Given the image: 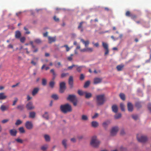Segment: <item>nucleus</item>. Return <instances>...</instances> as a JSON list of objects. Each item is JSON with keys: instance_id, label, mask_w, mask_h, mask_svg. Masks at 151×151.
Segmentation results:
<instances>
[{"instance_id": "nucleus-60", "label": "nucleus", "mask_w": 151, "mask_h": 151, "mask_svg": "<svg viewBox=\"0 0 151 151\" xmlns=\"http://www.w3.org/2000/svg\"><path fill=\"white\" fill-rule=\"evenodd\" d=\"M61 65V63L60 62H58L57 64L55 65V66L57 68H59Z\"/></svg>"}, {"instance_id": "nucleus-24", "label": "nucleus", "mask_w": 151, "mask_h": 151, "mask_svg": "<svg viewBox=\"0 0 151 151\" xmlns=\"http://www.w3.org/2000/svg\"><path fill=\"white\" fill-rule=\"evenodd\" d=\"M35 112L32 111L30 112L29 113V117L33 118L35 117Z\"/></svg>"}, {"instance_id": "nucleus-49", "label": "nucleus", "mask_w": 151, "mask_h": 151, "mask_svg": "<svg viewBox=\"0 0 151 151\" xmlns=\"http://www.w3.org/2000/svg\"><path fill=\"white\" fill-rule=\"evenodd\" d=\"M69 75V73H62L61 75V77L62 78H63L64 77H65L67 76H68Z\"/></svg>"}, {"instance_id": "nucleus-48", "label": "nucleus", "mask_w": 151, "mask_h": 151, "mask_svg": "<svg viewBox=\"0 0 151 151\" xmlns=\"http://www.w3.org/2000/svg\"><path fill=\"white\" fill-rule=\"evenodd\" d=\"M20 42L22 43H24L26 40L24 37H23L20 38Z\"/></svg>"}, {"instance_id": "nucleus-40", "label": "nucleus", "mask_w": 151, "mask_h": 151, "mask_svg": "<svg viewBox=\"0 0 151 151\" xmlns=\"http://www.w3.org/2000/svg\"><path fill=\"white\" fill-rule=\"evenodd\" d=\"M47 83V81L46 79L43 78L42 80V84L43 86H45Z\"/></svg>"}, {"instance_id": "nucleus-59", "label": "nucleus", "mask_w": 151, "mask_h": 151, "mask_svg": "<svg viewBox=\"0 0 151 151\" xmlns=\"http://www.w3.org/2000/svg\"><path fill=\"white\" fill-rule=\"evenodd\" d=\"M53 19L55 21L57 22H58L59 20V19L57 18L56 16H54L53 17Z\"/></svg>"}, {"instance_id": "nucleus-35", "label": "nucleus", "mask_w": 151, "mask_h": 151, "mask_svg": "<svg viewBox=\"0 0 151 151\" xmlns=\"http://www.w3.org/2000/svg\"><path fill=\"white\" fill-rule=\"evenodd\" d=\"M51 97L52 99L55 100H57L59 98L58 95L55 94L52 95L51 96Z\"/></svg>"}, {"instance_id": "nucleus-1", "label": "nucleus", "mask_w": 151, "mask_h": 151, "mask_svg": "<svg viewBox=\"0 0 151 151\" xmlns=\"http://www.w3.org/2000/svg\"><path fill=\"white\" fill-rule=\"evenodd\" d=\"M106 101V99L104 94H102L96 96V102L98 105H103Z\"/></svg>"}, {"instance_id": "nucleus-20", "label": "nucleus", "mask_w": 151, "mask_h": 151, "mask_svg": "<svg viewBox=\"0 0 151 151\" xmlns=\"http://www.w3.org/2000/svg\"><path fill=\"white\" fill-rule=\"evenodd\" d=\"M81 41L84 44L86 47L89 43V41L88 40H87L86 41H85L84 40L82 39H81Z\"/></svg>"}, {"instance_id": "nucleus-54", "label": "nucleus", "mask_w": 151, "mask_h": 151, "mask_svg": "<svg viewBox=\"0 0 151 151\" xmlns=\"http://www.w3.org/2000/svg\"><path fill=\"white\" fill-rule=\"evenodd\" d=\"M47 145H45L42 146L41 147V149L43 150H45L47 149Z\"/></svg>"}, {"instance_id": "nucleus-6", "label": "nucleus", "mask_w": 151, "mask_h": 151, "mask_svg": "<svg viewBox=\"0 0 151 151\" xmlns=\"http://www.w3.org/2000/svg\"><path fill=\"white\" fill-rule=\"evenodd\" d=\"M26 107L27 110H32L35 109V107L33 106L32 102H29L26 105Z\"/></svg>"}, {"instance_id": "nucleus-10", "label": "nucleus", "mask_w": 151, "mask_h": 151, "mask_svg": "<svg viewBox=\"0 0 151 151\" xmlns=\"http://www.w3.org/2000/svg\"><path fill=\"white\" fill-rule=\"evenodd\" d=\"M68 100H69L71 102L76 100V96L73 95H69L67 98Z\"/></svg>"}, {"instance_id": "nucleus-12", "label": "nucleus", "mask_w": 151, "mask_h": 151, "mask_svg": "<svg viewBox=\"0 0 151 151\" xmlns=\"http://www.w3.org/2000/svg\"><path fill=\"white\" fill-rule=\"evenodd\" d=\"M102 80L101 78H96L94 79L93 83L94 84H96L101 83Z\"/></svg>"}, {"instance_id": "nucleus-53", "label": "nucleus", "mask_w": 151, "mask_h": 151, "mask_svg": "<svg viewBox=\"0 0 151 151\" xmlns=\"http://www.w3.org/2000/svg\"><path fill=\"white\" fill-rule=\"evenodd\" d=\"M15 140L18 142L20 143H22L23 142V141L22 139H19L17 138L15 139Z\"/></svg>"}, {"instance_id": "nucleus-29", "label": "nucleus", "mask_w": 151, "mask_h": 151, "mask_svg": "<svg viewBox=\"0 0 151 151\" xmlns=\"http://www.w3.org/2000/svg\"><path fill=\"white\" fill-rule=\"evenodd\" d=\"M42 117L48 120L49 117L48 113L47 112H45L44 114L42 115Z\"/></svg>"}, {"instance_id": "nucleus-42", "label": "nucleus", "mask_w": 151, "mask_h": 151, "mask_svg": "<svg viewBox=\"0 0 151 151\" xmlns=\"http://www.w3.org/2000/svg\"><path fill=\"white\" fill-rule=\"evenodd\" d=\"M24 29L25 30V34H29L30 33V32L28 28L26 27H24Z\"/></svg>"}, {"instance_id": "nucleus-63", "label": "nucleus", "mask_w": 151, "mask_h": 151, "mask_svg": "<svg viewBox=\"0 0 151 151\" xmlns=\"http://www.w3.org/2000/svg\"><path fill=\"white\" fill-rule=\"evenodd\" d=\"M76 65L73 64L72 65L68 67V68L69 69H71L73 68V67H76Z\"/></svg>"}, {"instance_id": "nucleus-22", "label": "nucleus", "mask_w": 151, "mask_h": 151, "mask_svg": "<svg viewBox=\"0 0 151 151\" xmlns=\"http://www.w3.org/2000/svg\"><path fill=\"white\" fill-rule=\"evenodd\" d=\"M124 66V65H118L116 66V68L118 71H120L122 70Z\"/></svg>"}, {"instance_id": "nucleus-31", "label": "nucleus", "mask_w": 151, "mask_h": 151, "mask_svg": "<svg viewBox=\"0 0 151 151\" xmlns=\"http://www.w3.org/2000/svg\"><path fill=\"white\" fill-rule=\"evenodd\" d=\"M76 67H77L76 70L79 73L81 72L82 70V68L83 67V66H78L77 65H76Z\"/></svg>"}, {"instance_id": "nucleus-26", "label": "nucleus", "mask_w": 151, "mask_h": 151, "mask_svg": "<svg viewBox=\"0 0 151 151\" xmlns=\"http://www.w3.org/2000/svg\"><path fill=\"white\" fill-rule=\"evenodd\" d=\"M17 108L20 111H22L24 109V106L23 105H19L17 106Z\"/></svg>"}, {"instance_id": "nucleus-55", "label": "nucleus", "mask_w": 151, "mask_h": 151, "mask_svg": "<svg viewBox=\"0 0 151 151\" xmlns=\"http://www.w3.org/2000/svg\"><path fill=\"white\" fill-rule=\"evenodd\" d=\"M147 108L151 112V104L149 103L148 104Z\"/></svg>"}, {"instance_id": "nucleus-16", "label": "nucleus", "mask_w": 151, "mask_h": 151, "mask_svg": "<svg viewBox=\"0 0 151 151\" xmlns=\"http://www.w3.org/2000/svg\"><path fill=\"white\" fill-rule=\"evenodd\" d=\"M48 38L49 43H51L52 42H55L56 40L55 37H51L50 36H48Z\"/></svg>"}, {"instance_id": "nucleus-45", "label": "nucleus", "mask_w": 151, "mask_h": 151, "mask_svg": "<svg viewBox=\"0 0 151 151\" xmlns=\"http://www.w3.org/2000/svg\"><path fill=\"white\" fill-rule=\"evenodd\" d=\"M85 77V76L83 74H81L80 76L79 79L81 81L83 80Z\"/></svg>"}, {"instance_id": "nucleus-32", "label": "nucleus", "mask_w": 151, "mask_h": 151, "mask_svg": "<svg viewBox=\"0 0 151 151\" xmlns=\"http://www.w3.org/2000/svg\"><path fill=\"white\" fill-rule=\"evenodd\" d=\"M135 106L138 109L141 108V103L139 102H136L135 104Z\"/></svg>"}, {"instance_id": "nucleus-57", "label": "nucleus", "mask_w": 151, "mask_h": 151, "mask_svg": "<svg viewBox=\"0 0 151 151\" xmlns=\"http://www.w3.org/2000/svg\"><path fill=\"white\" fill-rule=\"evenodd\" d=\"M127 16H131V15L130 14V13L129 11H127L126 12L125 14Z\"/></svg>"}, {"instance_id": "nucleus-43", "label": "nucleus", "mask_w": 151, "mask_h": 151, "mask_svg": "<svg viewBox=\"0 0 151 151\" xmlns=\"http://www.w3.org/2000/svg\"><path fill=\"white\" fill-rule=\"evenodd\" d=\"M120 107L122 111H125V106L124 104L123 103H121L120 104Z\"/></svg>"}, {"instance_id": "nucleus-21", "label": "nucleus", "mask_w": 151, "mask_h": 151, "mask_svg": "<svg viewBox=\"0 0 151 151\" xmlns=\"http://www.w3.org/2000/svg\"><path fill=\"white\" fill-rule=\"evenodd\" d=\"M91 125L92 127L96 128L98 126L99 124L96 121H93L91 122Z\"/></svg>"}, {"instance_id": "nucleus-11", "label": "nucleus", "mask_w": 151, "mask_h": 151, "mask_svg": "<svg viewBox=\"0 0 151 151\" xmlns=\"http://www.w3.org/2000/svg\"><path fill=\"white\" fill-rule=\"evenodd\" d=\"M68 83L70 86V88H72L73 87V76H70L69 78Z\"/></svg>"}, {"instance_id": "nucleus-62", "label": "nucleus", "mask_w": 151, "mask_h": 151, "mask_svg": "<svg viewBox=\"0 0 151 151\" xmlns=\"http://www.w3.org/2000/svg\"><path fill=\"white\" fill-rule=\"evenodd\" d=\"M99 115L98 114L96 113L92 117V119H95Z\"/></svg>"}, {"instance_id": "nucleus-13", "label": "nucleus", "mask_w": 151, "mask_h": 151, "mask_svg": "<svg viewBox=\"0 0 151 151\" xmlns=\"http://www.w3.org/2000/svg\"><path fill=\"white\" fill-rule=\"evenodd\" d=\"M127 108L129 111L132 112L133 109V105L131 102H128L127 104Z\"/></svg>"}, {"instance_id": "nucleus-7", "label": "nucleus", "mask_w": 151, "mask_h": 151, "mask_svg": "<svg viewBox=\"0 0 151 151\" xmlns=\"http://www.w3.org/2000/svg\"><path fill=\"white\" fill-rule=\"evenodd\" d=\"M119 130V128L117 127H113L111 131V136L115 135Z\"/></svg>"}, {"instance_id": "nucleus-56", "label": "nucleus", "mask_w": 151, "mask_h": 151, "mask_svg": "<svg viewBox=\"0 0 151 151\" xmlns=\"http://www.w3.org/2000/svg\"><path fill=\"white\" fill-rule=\"evenodd\" d=\"M73 55V54H71L70 56L68 58V60L69 61H71L72 60L73 58H72V56Z\"/></svg>"}, {"instance_id": "nucleus-58", "label": "nucleus", "mask_w": 151, "mask_h": 151, "mask_svg": "<svg viewBox=\"0 0 151 151\" xmlns=\"http://www.w3.org/2000/svg\"><path fill=\"white\" fill-rule=\"evenodd\" d=\"M17 100H18V99L17 98H15L14 99V101H13L12 105H13V106L15 105L16 103L17 102Z\"/></svg>"}, {"instance_id": "nucleus-36", "label": "nucleus", "mask_w": 151, "mask_h": 151, "mask_svg": "<svg viewBox=\"0 0 151 151\" xmlns=\"http://www.w3.org/2000/svg\"><path fill=\"white\" fill-rule=\"evenodd\" d=\"M34 42L36 43L37 44H40L42 42L41 40L39 39H35Z\"/></svg>"}, {"instance_id": "nucleus-18", "label": "nucleus", "mask_w": 151, "mask_h": 151, "mask_svg": "<svg viewBox=\"0 0 151 151\" xmlns=\"http://www.w3.org/2000/svg\"><path fill=\"white\" fill-rule=\"evenodd\" d=\"M112 111L115 113H116L118 110V108L117 105H113L112 106Z\"/></svg>"}, {"instance_id": "nucleus-9", "label": "nucleus", "mask_w": 151, "mask_h": 151, "mask_svg": "<svg viewBox=\"0 0 151 151\" xmlns=\"http://www.w3.org/2000/svg\"><path fill=\"white\" fill-rule=\"evenodd\" d=\"M137 140L140 142H146L147 140V138L146 136H141L140 138H139L138 136L137 137Z\"/></svg>"}, {"instance_id": "nucleus-38", "label": "nucleus", "mask_w": 151, "mask_h": 151, "mask_svg": "<svg viewBox=\"0 0 151 151\" xmlns=\"http://www.w3.org/2000/svg\"><path fill=\"white\" fill-rule=\"evenodd\" d=\"M119 96L121 99L123 100H124L125 99V96L123 93H120L119 94Z\"/></svg>"}, {"instance_id": "nucleus-44", "label": "nucleus", "mask_w": 151, "mask_h": 151, "mask_svg": "<svg viewBox=\"0 0 151 151\" xmlns=\"http://www.w3.org/2000/svg\"><path fill=\"white\" fill-rule=\"evenodd\" d=\"M19 130L21 133H22L25 132L24 129L22 127H19Z\"/></svg>"}, {"instance_id": "nucleus-5", "label": "nucleus", "mask_w": 151, "mask_h": 151, "mask_svg": "<svg viewBox=\"0 0 151 151\" xmlns=\"http://www.w3.org/2000/svg\"><path fill=\"white\" fill-rule=\"evenodd\" d=\"M102 45L103 47L105 50L104 55H106L109 53V49L108 45L107 43L103 42H102Z\"/></svg>"}, {"instance_id": "nucleus-27", "label": "nucleus", "mask_w": 151, "mask_h": 151, "mask_svg": "<svg viewBox=\"0 0 151 151\" xmlns=\"http://www.w3.org/2000/svg\"><path fill=\"white\" fill-rule=\"evenodd\" d=\"M8 108V107L7 106H6L4 105H2L0 107V109L1 110L4 111L6 110Z\"/></svg>"}, {"instance_id": "nucleus-64", "label": "nucleus", "mask_w": 151, "mask_h": 151, "mask_svg": "<svg viewBox=\"0 0 151 151\" xmlns=\"http://www.w3.org/2000/svg\"><path fill=\"white\" fill-rule=\"evenodd\" d=\"M80 51L81 52H86V48L83 49H81L80 50Z\"/></svg>"}, {"instance_id": "nucleus-30", "label": "nucleus", "mask_w": 151, "mask_h": 151, "mask_svg": "<svg viewBox=\"0 0 151 151\" xmlns=\"http://www.w3.org/2000/svg\"><path fill=\"white\" fill-rule=\"evenodd\" d=\"M85 91H83L82 90H79L78 91V93L80 96H82L85 94Z\"/></svg>"}, {"instance_id": "nucleus-15", "label": "nucleus", "mask_w": 151, "mask_h": 151, "mask_svg": "<svg viewBox=\"0 0 151 151\" xmlns=\"http://www.w3.org/2000/svg\"><path fill=\"white\" fill-rule=\"evenodd\" d=\"M85 23V22L83 21L79 23V25L78 27V29H80L81 32H83V24Z\"/></svg>"}, {"instance_id": "nucleus-3", "label": "nucleus", "mask_w": 151, "mask_h": 151, "mask_svg": "<svg viewBox=\"0 0 151 151\" xmlns=\"http://www.w3.org/2000/svg\"><path fill=\"white\" fill-rule=\"evenodd\" d=\"M100 144L99 141L97 139L95 136L92 137L91 142V144L94 147H97L99 146Z\"/></svg>"}, {"instance_id": "nucleus-34", "label": "nucleus", "mask_w": 151, "mask_h": 151, "mask_svg": "<svg viewBox=\"0 0 151 151\" xmlns=\"http://www.w3.org/2000/svg\"><path fill=\"white\" fill-rule=\"evenodd\" d=\"M67 140L65 139H64L62 141V143L63 145L64 146L65 148L66 149L67 148Z\"/></svg>"}, {"instance_id": "nucleus-8", "label": "nucleus", "mask_w": 151, "mask_h": 151, "mask_svg": "<svg viewBox=\"0 0 151 151\" xmlns=\"http://www.w3.org/2000/svg\"><path fill=\"white\" fill-rule=\"evenodd\" d=\"M25 126L27 129H31L33 127V125L32 122L28 121L26 122Z\"/></svg>"}, {"instance_id": "nucleus-23", "label": "nucleus", "mask_w": 151, "mask_h": 151, "mask_svg": "<svg viewBox=\"0 0 151 151\" xmlns=\"http://www.w3.org/2000/svg\"><path fill=\"white\" fill-rule=\"evenodd\" d=\"M110 123V122L109 121H106L103 122L102 124L103 127L105 128L106 129L108 127V125Z\"/></svg>"}, {"instance_id": "nucleus-37", "label": "nucleus", "mask_w": 151, "mask_h": 151, "mask_svg": "<svg viewBox=\"0 0 151 151\" xmlns=\"http://www.w3.org/2000/svg\"><path fill=\"white\" fill-rule=\"evenodd\" d=\"M45 140L46 141H49L50 140V138L49 136L48 135L46 134L44 136Z\"/></svg>"}, {"instance_id": "nucleus-19", "label": "nucleus", "mask_w": 151, "mask_h": 151, "mask_svg": "<svg viewBox=\"0 0 151 151\" xmlns=\"http://www.w3.org/2000/svg\"><path fill=\"white\" fill-rule=\"evenodd\" d=\"M39 89L38 88H35L32 92V95L33 96H35L38 92Z\"/></svg>"}, {"instance_id": "nucleus-61", "label": "nucleus", "mask_w": 151, "mask_h": 151, "mask_svg": "<svg viewBox=\"0 0 151 151\" xmlns=\"http://www.w3.org/2000/svg\"><path fill=\"white\" fill-rule=\"evenodd\" d=\"M9 121V119H4L1 122L2 123H3V124H4V123H6L8 122Z\"/></svg>"}, {"instance_id": "nucleus-33", "label": "nucleus", "mask_w": 151, "mask_h": 151, "mask_svg": "<svg viewBox=\"0 0 151 151\" xmlns=\"http://www.w3.org/2000/svg\"><path fill=\"white\" fill-rule=\"evenodd\" d=\"M90 83V82L89 81H86L84 85V87L85 88H86L89 85Z\"/></svg>"}, {"instance_id": "nucleus-50", "label": "nucleus", "mask_w": 151, "mask_h": 151, "mask_svg": "<svg viewBox=\"0 0 151 151\" xmlns=\"http://www.w3.org/2000/svg\"><path fill=\"white\" fill-rule=\"evenodd\" d=\"M132 118L135 120H137L138 119V116L137 115H132Z\"/></svg>"}, {"instance_id": "nucleus-52", "label": "nucleus", "mask_w": 151, "mask_h": 151, "mask_svg": "<svg viewBox=\"0 0 151 151\" xmlns=\"http://www.w3.org/2000/svg\"><path fill=\"white\" fill-rule=\"evenodd\" d=\"M62 47H65L66 48V51L68 52L70 50V48L68 47L67 45H65Z\"/></svg>"}, {"instance_id": "nucleus-47", "label": "nucleus", "mask_w": 151, "mask_h": 151, "mask_svg": "<svg viewBox=\"0 0 151 151\" xmlns=\"http://www.w3.org/2000/svg\"><path fill=\"white\" fill-rule=\"evenodd\" d=\"M82 119L83 120L86 121L88 120L87 116L85 115H83L82 116Z\"/></svg>"}, {"instance_id": "nucleus-25", "label": "nucleus", "mask_w": 151, "mask_h": 151, "mask_svg": "<svg viewBox=\"0 0 151 151\" xmlns=\"http://www.w3.org/2000/svg\"><path fill=\"white\" fill-rule=\"evenodd\" d=\"M6 98V96L4 95L3 93H0V100H4Z\"/></svg>"}, {"instance_id": "nucleus-4", "label": "nucleus", "mask_w": 151, "mask_h": 151, "mask_svg": "<svg viewBox=\"0 0 151 151\" xmlns=\"http://www.w3.org/2000/svg\"><path fill=\"white\" fill-rule=\"evenodd\" d=\"M65 89L66 86L65 82H61L60 84V92L61 93H63Z\"/></svg>"}, {"instance_id": "nucleus-2", "label": "nucleus", "mask_w": 151, "mask_h": 151, "mask_svg": "<svg viewBox=\"0 0 151 151\" xmlns=\"http://www.w3.org/2000/svg\"><path fill=\"white\" fill-rule=\"evenodd\" d=\"M60 109L61 111L65 114L71 112L72 111L71 106L68 104L61 105L60 106Z\"/></svg>"}, {"instance_id": "nucleus-41", "label": "nucleus", "mask_w": 151, "mask_h": 151, "mask_svg": "<svg viewBox=\"0 0 151 151\" xmlns=\"http://www.w3.org/2000/svg\"><path fill=\"white\" fill-rule=\"evenodd\" d=\"M22 123V121L20 120V119H18L17 120L15 124L17 125H19L20 124H21Z\"/></svg>"}, {"instance_id": "nucleus-51", "label": "nucleus", "mask_w": 151, "mask_h": 151, "mask_svg": "<svg viewBox=\"0 0 151 151\" xmlns=\"http://www.w3.org/2000/svg\"><path fill=\"white\" fill-rule=\"evenodd\" d=\"M86 49L87 52H91L93 51V49L92 48L87 47Z\"/></svg>"}, {"instance_id": "nucleus-14", "label": "nucleus", "mask_w": 151, "mask_h": 151, "mask_svg": "<svg viewBox=\"0 0 151 151\" xmlns=\"http://www.w3.org/2000/svg\"><path fill=\"white\" fill-rule=\"evenodd\" d=\"M9 133L10 135L13 136H16L17 133V131L15 129H10L9 130Z\"/></svg>"}, {"instance_id": "nucleus-39", "label": "nucleus", "mask_w": 151, "mask_h": 151, "mask_svg": "<svg viewBox=\"0 0 151 151\" xmlns=\"http://www.w3.org/2000/svg\"><path fill=\"white\" fill-rule=\"evenodd\" d=\"M122 115L121 113H118L114 116V118L116 119H118L121 117Z\"/></svg>"}, {"instance_id": "nucleus-17", "label": "nucleus", "mask_w": 151, "mask_h": 151, "mask_svg": "<svg viewBox=\"0 0 151 151\" xmlns=\"http://www.w3.org/2000/svg\"><path fill=\"white\" fill-rule=\"evenodd\" d=\"M21 36V33L20 31L17 30L15 32V37L17 39H19Z\"/></svg>"}, {"instance_id": "nucleus-46", "label": "nucleus", "mask_w": 151, "mask_h": 151, "mask_svg": "<svg viewBox=\"0 0 151 151\" xmlns=\"http://www.w3.org/2000/svg\"><path fill=\"white\" fill-rule=\"evenodd\" d=\"M55 84V82L53 81H51L49 83L50 86L51 88H53Z\"/></svg>"}, {"instance_id": "nucleus-28", "label": "nucleus", "mask_w": 151, "mask_h": 151, "mask_svg": "<svg viewBox=\"0 0 151 151\" xmlns=\"http://www.w3.org/2000/svg\"><path fill=\"white\" fill-rule=\"evenodd\" d=\"M85 94V98L86 99H88L92 96V94L90 93H87L86 92Z\"/></svg>"}]
</instances>
